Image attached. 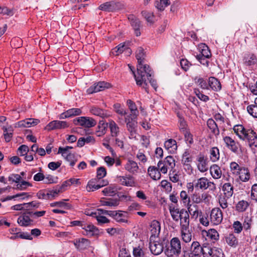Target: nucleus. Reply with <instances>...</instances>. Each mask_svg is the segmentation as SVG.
<instances>
[{
	"label": "nucleus",
	"mask_w": 257,
	"mask_h": 257,
	"mask_svg": "<svg viewBox=\"0 0 257 257\" xmlns=\"http://www.w3.org/2000/svg\"><path fill=\"white\" fill-rule=\"evenodd\" d=\"M145 57L146 55L144 49L142 47L138 48L136 52V57L138 60L137 70L138 75L136 76L135 74V80L138 84L140 82V78H143L146 75H147L146 73H148L149 76H150L149 73L146 71V69L150 68L149 66L147 64H144Z\"/></svg>",
	"instance_id": "obj_1"
},
{
	"label": "nucleus",
	"mask_w": 257,
	"mask_h": 257,
	"mask_svg": "<svg viewBox=\"0 0 257 257\" xmlns=\"http://www.w3.org/2000/svg\"><path fill=\"white\" fill-rule=\"evenodd\" d=\"M209 246L204 244L201 245L199 242L194 241L190 247V252H186L184 257H207L209 252Z\"/></svg>",
	"instance_id": "obj_2"
},
{
	"label": "nucleus",
	"mask_w": 257,
	"mask_h": 257,
	"mask_svg": "<svg viewBox=\"0 0 257 257\" xmlns=\"http://www.w3.org/2000/svg\"><path fill=\"white\" fill-rule=\"evenodd\" d=\"M181 243L178 237H173L170 242V246L165 250V253L168 257L174 255L178 256L181 252Z\"/></svg>",
	"instance_id": "obj_3"
},
{
	"label": "nucleus",
	"mask_w": 257,
	"mask_h": 257,
	"mask_svg": "<svg viewBox=\"0 0 257 257\" xmlns=\"http://www.w3.org/2000/svg\"><path fill=\"white\" fill-rule=\"evenodd\" d=\"M147 72H148L150 76H149V74L148 73H146L147 75H146L143 78H140V83H138L137 82V84L139 86H142L143 88L145 89V90L148 93V82H149L151 86L153 87V88L156 90L157 88V82L155 80L153 79V73L152 71L150 69V68L146 69V70Z\"/></svg>",
	"instance_id": "obj_4"
},
{
	"label": "nucleus",
	"mask_w": 257,
	"mask_h": 257,
	"mask_svg": "<svg viewBox=\"0 0 257 257\" xmlns=\"http://www.w3.org/2000/svg\"><path fill=\"white\" fill-rule=\"evenodd\" d=\"M75 124H80L85 127H91L95 126L96 121L93 118L89 117L81 116L74 119Z\"/></svg>",
	"instance_id": "obj_5"
},
{
	"label": "nucleus",
	"mask_w": 257,
	"mask_h": 257,
	"mask_svg": "<svg viewBox=\"0 0 257 257\" xmlns=\"http://www.w3.org/2000/svg\"><path fill=\"white\" fill-rule=\"evenodd\" d=\"M241 140H247L250 147H257V135L252 130H247Z\"/></svg>",
	"instance_id": "obj_6"
},
{
	"label": "nucleus",
	"mask_w": 257,
	"mask_h": 257,
	"mask_svg": "<svg viewBox=\"0 0 257 257\" xmlns=\"http://www.w3.org/2000/svg\"><path fill=\"white\" fill-rule=\"evenodd\" d=\"M111 87L110 83L104 82L100 81L97 83H94L87 90L88 94H92L100 91H103L106 88H109Z\"/></svg>",
	"instance_id": "obj_7"
},
{
	"label": "nucleus",
	"mask_w": 257,
	"mask_h": 257,
	"mask_svg": "<svg viewBox=\"0 0 257 257\" xmlns=\"http://www.w3.org/2000/svg\"><path fill=\"white\" fill-rule=\"evenodd\" d=\"M32 211H27L20 215L17 220L19 225L22 226L31 225L33 222V220L30 218V217L32 216Z\"/></svg>",
	"instance_id": "obj_8"
},
{
	"label": "nucleus",
	"mask_w": 257,
	"mask_h": 257,
	"mask_svg": "<svg viewBox=\"0 0 257 257\" xmlns=\"http://www.w3.org/2000/svg\"><path fill=\"white\" fill-rule=\"evenodd\" d=\"M82 229L83 230L82 233L89 237L96 236L99 233L98 229L90 223L85 222Z\"/></svg>",
	"instance_id": "obj_9"
},
{
	"label": "nucleus",
	"mask_w": 257,
	"mask_h": 257,
	"mask_svg": "<svg viewBox=\"0 0 257 257\" xmlns=\"http://www.w3.org/2000/svg\"><path fill=\"white\" fill-rule=\"evenodd\" d=\"M210 217L211 223L214 225H218L223 219L222 212L219 208H214L211 211Z\"/></svg>",
	"instance_id": "obj_10"
},
{
	"label": "nucleus",
	"mask_w": 257,
	"mask_h": 257,
	"mask_svg": "<svg viewBox=\"0 0 257 257\" xmlns=\"http://www.w3.org/2000/svg\"><path fill=\"white\" fill-rule=\"evenodd\" d=\"M179 220H180L181 229L184 230L188 229L190 222L189 214L186 209L184 208L181 209Z\"/></svg>",
	"instance_id": "obj_11"
},
{
	"label": "nucleus",
	"mask_w": 257,
	"mask_h": 257,
	"mask_svg": "<svg viewBox=\"0 0 257 257\" xmlns=\"http://www.w3.org/2000/svg\"><path fill=\"white\" fill-rule=\"evenodd\" d=\"M68 126L67 123L65 121L53 120L49 122L45 129L50 131L53 130L64 128Z\"/></svg>",
	"instance_id": "obj_12"
},
{
	"label": "nucleus",
	"mask_w": 257,
	"mask_h": 257,
	"mask_svg": "<svg viewBox=\"0 0 257 257\" xmlns=\"http://www.w3.org/2000/svg\"><path fill=\"white\" fill-rule=\"evenodd\" d=\"M40 122V120L35 118H27L23 120L19 121L15 123V127H29L32 126H35Z\"/></svg>",
	"instance_id": "obj_13"
},
{
	"label": "nucleus",
	"mask_w": 257,
	"mask_h": 257,
	"mask_svg": "<svg viewBox=\"0 0 257 257\" xmlns=\"http://www.w3.org/2000/svg\"><path fill=\"white\" fill-rule=\"evenodd\" d=\"M223 141L226 145V146L229 150L235 154H238L239 144L238 143H236L234 140H233L230 137L228 136L225 137L223 138Z\"/></svg>",
	"instance_id": "obj_14"
},
{
	"label": "nucleus",
	"mask_w": 257,
	"mask_h": 257,
	"mask_svg": "<svg viewBox=\"0 0 257 257\" xmlns=\"http://www.w3.org/2000/svg\"><path fill=\"white\" fill-rule=\"evenodd\" d=\"M118 182L122 185L127 187H133L135 185V181L134 177L131 175H126L125 176H117Z\"/></svg>",
	"instance_id": "obj_15"
},
{
	"label": "nucleus",
	"mask_w": 257,
	"mask_h": 257,
	"mask_svg": "<svg viewBox=\"0 0 257 257\" xmlns=\"http://www.w3.org/2000/svg\"><path fill=\"white\" fill-rule=\"evenodd\" d=\"M82 113V111L80 108H73L69 109L64 112L62 113L60 116V119H65L73 117L76 115H79Z\"/></svg>",
	"instance_id": "obj_16"
},
{
	"label": "nucleus",
	"mask_w": 257,
	"mask_h": 257,
	"mask_svg": "<svg viewBox=\"0 0 257 257\" xmlns=\"http://www.w3.org/2000/svg\"><path fill=\"white\" fill-rule=\"evenodd\" d=\"M197 161L198 162L197 167L198 170L201 172H206L208 169V164L206 158L202 154H199L197 157Z\"/></svg>",
	"instance_id": "obj_17"
},
{
	"label": "nucleus",
	"mask_w": 257,
	"mask_h": 257,
	"mask_svg": "<svg viewBox=\"0 0 257 257\" xmlns=\"http://www.w3.org/2000/svg\"><path fill=\"white\" fill-rule=\"evenodd\" d=\"M128 19L130 20L131 25L134 30L136 36L137 37L140 36V28L141 27L140 21L133 16H130Z\"/></svg>",
	"instance_id": "obj_18"
},
{
	"label": "nucleus",
	"mask_w": 257,
	"mask_h": 257,
	"mask_svg": "<svg viewBox=\"0 0 257 257\" xmlns=\"http://www.w3.org/2000/svg\"><path fill=\"white\" fill-rule=\"evenodd\" d=\"M138 116L127 115L125 117L127 130L135 129L137 127V118Z\"/></svg>",
	"instance_id": "obj_19"
},
{
	"label": "nucleus",
	"mask_w": 257,
	"mask_h": 257,
	"mask_svg": "<svg viewBox=\"0 0 257 257\" xmlns=\"http://www.w3.org/2000/svg\"><path fill=\"white\" fill-rule=\"evenodd\" d=\"M150 249L153 254L159 255L163 251L164 247L161 243L153 242L150 243Z\"/></svg>",
	"instance_id": "obj_20"
},
{
	"label": "nucleus",
	"mask_w": 257,
	"mask_h": 257,
	"mask_svg": "<svg viewBox=\"0 0 257 257\" xmlns=\"http://www.w3.org/2000/svg\"><path fill=\"white\" fill-rule=\"evenodd\" d=\"M102 183H100L99 184L96 185L94 183V181H89L87 185V187H86L87 190L89 192L91 191H93L94 190H97L104 186H106L108 183V182L107 180H103L102 181Z\"/></svg>",
	"instance_id": "obj_21"
},
{
	"label": "nucleus",
	"mask_w": 257,
	"mask_h": 257,
	"mask_svg": "<svg viewBox=\"0 0 257 257\" xmlns=\"http://www.w3.org/2000/svg\"><path fill=\"white\" fill-rule=\"evenodd\" d=\"M112 217L118 223L127 222L126 213H122L121 211H114V213Z\"/></svg>",
	"instance_id": "obj_22"
},
{
	"label": "nucleus",
	"mask_w": 257,
	"mask_h": 257,
	"mask_svg": "<svg viewBox=\"0 0 257 257\" xmlns=\"http://www.w3.org/2000/svg\"><path fill=\"white\" fill-rule=\"evenodd\" d=\"M209 87L212 90L217 91L221 89V85L217 79L214 77H210L208 79V88Z\"/></svg>",
	"instance_id": "obj_23"
},
{
	"label": "nucleus",
	"mask_w": 257,
	"mask_h": 257,
	"mask_svg": "<svg viewBox=\"0 0 257 257\" xmlns=\"http://www.w3.org/2000/svg\"><path fill=\"white\" fill-rule=\"evenodd\" d=\"M235 176H238L239 179L242 182H246L250 178V173L247 168L242 167Z\"/></svg>",
	"instance_id": "obj_24"
},
{
	"label": "nucleus",
	"mask_w": 257,
	"mask_h": 257,
	"mask_svg": "<svg viewBox=\"0 0 257 257\" xmlns=\"http://www.w3.org/2000/svg\"><path fill=\"white\" fill-rule=\"evenodd\" d=\"M148 173L150 177L154 180H159L161 178V173L156 167H149L148 169Z\"/></svg>",
	"instance_id": "obj_25"
},
{
	"label": "nucleus",
	"mask_w": 257,
	"mask_h": 257,
	"mask_svg": "<svg viewBox=\"0 0 257 257\" xmlns=\"http://www.w3.org/2000/svg\"><path fill=\"white\" fill-rule=\"evenodd\" d=\"M128 45V43H126V42L120 43L116 47L112 49L110 53L111 54L115 56L119 55L122 52L125 51Z\"/></svg>",
	"instance_id": "obj_26"
},
{
	"label": "nucleus",
	"mask_w": 257,
	"mask_h": 257,
	"mask_svg": "<svg viewBox=\"0 0 257 257\" xmlns=\"http://www.w3.org/2000/svg\"><path fill=\"white\" fill-rule=\"evenodd\" d=\"M90 111L93 115L100 116L102 118L108 117L109 116V115L105 110L97 106H92L90 109Z\"/></svg>",
	"instance_id": "obj_27"
},
{
	"label": "nucleus",
	"mask_w": 257,
	"mask_h": 257,
	"mask_svg": "<svg viewBox=\"0 0 257 257\" xmlns=\"http://www.w3.org/2000/svg\"><path fill=\"white\" fill-rule=\"evenodd\" d=\"M124 168L130 173L134 174L137 172L139 169V167L136 162L128 160L125 165Z\"/></svg>",
	"instance_id": "obj_28"
},
{
	"label": "nucleus",
	"mask_w": 257,
	"mask_h": 257,
	"mask_svg": "<svg viewBox=\"0 0 257 257\" xmlns=\"http://www.w3.org/2000/svg\"><path fill=\"white\" fill-rule=\"evenodd\" d=\"M108 126L110 131L111 136L116 137L119 134V128L117 124L112 119L108 120Z\"/></svg>",
	"instance_id": "obj_29"
},
{
	"label": "nucleus",
	"mask_w": 257,
	"mask_h": 257,
	"mask_svg": "<svg viewBox=\"0 0 257 257\" xmlns=\"http://www.w3.org/2000/svg\"><path fill=\"white\" fill-rule=\"evenodd\" d=\"M225 238L227 244L231 247L235 248L238 245V239L233 233L227 235Z\"/></svg>",
	"instance_id": "obj_30"
},
{
	"label": "nucleus",
	"mask_w": 257,
	"mask_h": 257,
	"mask_svg": "<svg viewBox=\"0 0 257 257\" xmlns=\"http://www.w3.org/2000/svg\"><path fill=\"white\" fill-rule=\"evenodd\" d=\"M89 241L84 238L77 239L74 242L75 246L79 249H84L89 246Z\"/></svg>",
	"instance_id": "obj_31"
},
{
	"label": "nucleus",
	"mask_w": 257,
	"mask_h": 257,
	"mask_svg": "<svg viewBox=\"0 0 257 257\" xmlns=\"http://www.w3.org/2000/svg\"><path fill=\"white\" fill-rule=\"evenodd\" d=\"M164 147L170 152L174 153L177 149V142L174 139H169L165 142Z\"/></svg>",
	"instance_id": "obj_32"
},
{
	"label": "nucleus",
	"mask_w": 257,
	"mask_h": 257,
	"mask_svg": "<svg viewBox=\"0 0 257 257\" xmlns=\"http://www.w3.org/2000/svg\"><path fill=\"white\" fill-rule=\"evenodd\" d=\"M195 181V188L206 189L208 187V180L205 177H202Z\"/></svg>",
	"instance_id": "obj_33"
},
{
	"label": "nucleus",
	"mask_w": 257,
	"mask_h": 257,
	"mask_svg": "<svg viewBox=\"0 0 257 257\" xmlns=\"http://www.w3.org/2000/svg\"><path fill=\"white\" fill-rule=\"evenodd\" d=\"M169 209L173 220L176 222H178L179 220L181 209L180 210L179 208H176L173 204L169 206Z\"/></svg>",
	"instance_id": "obj_34"
},
{
	"label": "nucleus",
	"mask_w": 257,
	"mask_h": 257,
	"mask_svg": "<svg viewBox=\"0 0 257 257\" xmlns=\"http://www.w3.org/2000/svg\"><path fill=\"white\" fill-rule=\"evenodd\" d=\"M207 125L209 128L211 130L212 134L217 136L219 135V130L215 122V121L212 118H209L207 121Z\"/></svg>",
	"instance_id": "obj_35"
},
{
	"label": "nucleus",
	"mask_w": 257,
	"mask_h": 257,
	"mask_svg": "<svg viewBox=\"0 0 257 257\" xmlns=\"http://www.w3.org/2000/svg\"><path fill=\"white\" fill-rule=\"evenodd\" d=\"M210 171L212 177L214 179H219L221 177L222 172L220 168L216 164L210 167Z\"/></svg>",
	"instance_id": "obj_36"
},
{
	"label": "nucleus",
	"mask_w": 257,
	"mask_h": 257,
	"mask_svg": "<svg viewBox=\"0 0 257 257\" xmlns=\"http://www.w3.org/2000/svg\"><path fill=\"white\" fill-rule=\"evenodd\" d=\"M161 227L160 223L154 220L151 224V236H158L160 232Z\"/></svg>",
	"instance_id": "obj_37"
},
{
	"label": "nucleus",
	"mask_w": 257,
	"mask_h": 257,
	"mask_svg": "<svg viewBox=\"0 0 257 257\" xmlns=\"http://www.w3.org/2000/svg\"><path fill=\"white\" fill-rule=\"evenodd\" d=\"M222 190L226 197L229 198L233 193V187L230 183H225L222 186Z\"/></svg>",
	"instance_id": "obj_38"
},
{
	"label": "nucleus",
	"mask_w": 257,
	"mask_h": 257,
	"mask_svg": "<svg viewBox=\"0 0 257 257\" xmlns=\"http://www.w3.org/2000/svg\"><path fill=\"white\" fill-rule=\"evenodd\" d=\"M170 5L169 0H156L155 2V7L160 11H164L165 8Z\"/></svg>",
	"instance_id": "obj_39"
},
{
	"label": "nucleus",
	"mask_w": 257,
	"mask_h": 257,
	"mask_svg": "<svg viewBox=\"0 0 257 257\" xmlns=\"http://www.w3.org/2000/svg\"><path fill=\"white\" fill-rule=\"evenodd\" d=\"M244 63L246 65L251 66L254 65L257 61L255 56L252 54H246L244 58Z\"/></svg>",
	"instance_id": "obj_40"
},
{
	"label": "nucleus",
	"mask_w": 257,
	"mask_h": 257,
	"mask_svg": "<svg viewBox=\"0 0 257 257\" xmlns=\"http://www.w3.org/2000/svg\"><path fill=\"white\" fill-rule=\"evenodd\" d=\"M249 203L245 200H241L236 204V210L239 212L245 211L249 206Z\"/></svg>",
	"instance_id": "obj_41"
},
{
	"label": "nucleus",
	"mask_w": 257,
	"mask_h": 257,
	"mask_svg": "<svg viewBox=\"0 0 257 257\" xmlns=\"http://www.w3.org/2000/svg\"><path fill=\"white\" fill-rule=\"evenodd\" d=\"M102 205L108 206H116L119 204V200L117 199H108L105 200L101 199L100 200Z\"/></svg>",
	"instance_id": "obj_42"
},
{
	"label": "nucleus",
	"mask_w": 257,
	"mask_h": 257,
	"mask_svg": "<svg viewBox=\"0 0 257 257\" xmlns=\"http://www.w3.org/2000/svg\"><path fill=\"white\" fill-rule=\"evenodd\" d=\"M99 9L103 11L111 12L114 9V3L108 2L101 4L99 6Z\"/></svg>",
	"instance_id": "obj_43"
},
{
	"label": "nucleus",
	"mask_w": 257,
	"mask_h": 257,
	"mask_svg": "<svg viewBox=\"0 0 257 257\" xmlns=\"http://www.w3.org/2000/svg\"><path fill=\"white\" fill-rule=\"evenodd\" d=\"M133 254L134 257H149L148 254L145 252L140 246L134 247Z\"/></svg>",
	"instance_id": "obj_44"
},
{
	"label": "nucleus",
	"mask_w": 257,
	"mask_h": 257,
	"mask_svg": "<svg viewBox=\"0 0 257 257\" xmlns=\"http://www.w3.org/2000/svg\"><path fill=\"white\" fill-rule=\"evenodd\" d=\"M65 159L70 163V165L74 166L77 161V158L75 154L68 153L65 154V156H63Z\"/></svg>",
	"instance_id": "obj_45"
},
{
	"label": "nucleus",
	"mask_w": 257,
	"mask_h": 257,
	"mask_svg": "<svg viewBox=\"0 0 257 257\" xmlns=\"http://www.w3.org/2000/svg\"><path fill=\"white\" fill-rule=\"evenodd\" d=\"M16 235H13L11 237V239H16L17 238H21L22 239H28V240H32L33 237L31 235L27 232H17Z\"/></svg>",
	"instance_id": "obj_46"
},
{
	"label": "nucleus",
	"mask_w": 257,
	"mask_h": 257,
	"mask_svg": "<svg viewBox=\"0 0 257 257\" xmlns=\"http://www.w3.org/2000/svg\"><path fill=\"white\" fill-rule=\"evenodd\" d=\"M242 125H236L233 127V131L238 137L241 139L246 131Z\"/></svg>",
	"instance_id": "obj_47"
},
{
	"label": "nucleus",
	"mask_w": 257,
	"mask_h": 257,
	"mask_svg": "<svg viewBox=\"0 0 257 257\" xmlns=\"http://www.w3.org/2000/svg\"><path fill=\"white\" fill-rule=\"evenodd\" d=\"M102 193L105 196H113L117 193V191L115 187L109 186L104 188Z\"/></svg>",
	"instance_id": "obj_48"
},
{
	"label": "nucleus",
	"mask_w": 257,
	"mask_h": 257,
	"mask_svg": "<svg viewBox=\"0 0 257 257\" xmlns=\"http://www.w3.org/2000/svg\"><path fill=\"white\" fill-rule=\"evenodd\" d=\"M51 194L48 190H41L37 193V196L40 199L48 200L51 199Z\"/></svg>",
	"instance_id": "obj_49"
},
{
	"label": "nucleus",
	"mask_w": 257,
	"mask_h": 257,
	"mask_svg": "<svg viewBox=\"0 0 257 257\" xmlns=\"http://www.w3.org/2000/svg\"><path fill=\"white\" fill-rule=\"evenodd\" d=\"M127 104L131 112V113L129 115L138 116L139 114V111L137 109L135 103L131 100H128L127 101Z\"/></svg>",
	"instance_id": "obj_50"
},
{
	"label": "nucleus",
	"mask_w": 257,
	"mask_h": 257,
	"mask_svg": "<svg viewBox=\"0 0 257 257\" xmlns=\"http://www.w3.org/2000/svg\"><path fill=\"white\" fill-rule=\"evenodd\" d=\"M181 236L183 240L186 243L189 242L191 241L192 234L188 229L184 230L181 229Z\"/></svg>",
	"instance_id": "obj_51"
},
{
	"label": "nucleus",
	"mask_w": 257,
	"mask_h": 257,
	"mask_svg": "<svg viewBox=\"0 0 257 257\" xmlns=\"http://www.w3.org/2000/svg\"><path fill=\"white\" fill-rule=\"evenodd\" d=\"M195 210H193L192 208L191 207V205L188 207V212L191 215L192 218H194L195 219H197V217L199 216H201L202 212L201 211L199 212L198 209H197V206H194Z\"/></svg>",
	"instance_id": "obj_52"
},
{
	"label": "nucleus",
	"mask_w": 257,
	"mask_h": 257,
	"mask_svg": "<svg viewBox=\"0 0 257 257\" xmlns=\"http://www.w3.org/2000/svg\"><path fill=\"white\" fill-rule=\"evenodd\" d=\"M195 83L203 89H208V81L207 82L202 78H195Z\"/></svg>",
	"instance_id": "obj_53"
},
{
	"label": "nucleus",
	"mask_w": 257,
	"mask_h": 257,
	"mask_svg": "<svg viewBox=\"0 0 257 257\" xmlns=\"http://www.w3.org/2000/svg\"><path fill=\"white\" fill-rule=\"evenodd\" d=\"M165 165L169 168L173 169L175 166V161L174 158L171 156H168L165 158L164 162Z\"/></svg>",
	"instance_id": "obj_54"
},
{
	"label": "nucleus",
	"mask_w": 257,
	"mask_h": 257,
	"mask_svg": "<svg viewBox=\"0 0 257 257\" xmlns=\"http://www.w3.org/2000/svg\"><path fill=\"white\" fill-rule=\"evenodd\" d=\"M219 158V150L216 147H213L210 151V158L213 162L218 160Z\"/></svg>",
	"instance_id": "obj_55"
},
{
	"label": "nucleus",
	"mask_w": 257,
	"mask_h": 257,
	"mask_svg": "<svg viewBox=\"0 0 257 257\" xmlns=\"http://www.w3.org/2000/svg\"><path fill=\"white\" fill-rule=\"evenodd\" d=\"M32 184L27 181H20L18 184L16 185V187L14 188L18 190H25L28 186H31Z\"/></svg>",
	"instance_id": "obj_56"
},
{
	"label": "nucleus",
	"mask_w": 257,
	"mask_h": 257,
	"mask_svg": "<svg viewBox=\"0 0 257 257\" xmlns=\"http://www.w3.org/2000/svg\"><path fill=\"white\" fill-rule=\"evenodd\" d=\"M29 151V147L25 145H22L18 149L17 154L20 156H25L28 154Z\"/></svg>",
	"instance_id": "obj_57"
},
{
	"label": "nucleus",
	"mask_w": 257,
	"mask_h": 257,
	"mask_svg": "<svg viewBox=\"0 0 257 257\" xmlns=\"http://www.w3.org/2000/svg\"><path fill=\"white\" fill-rule=\"evenodd\" d=\"M197 56H202L206 58H209L211 56V53L209 50L208 47L204 45L200 51V54L197 55Z\"/></svg>",
	"instance_id": "obj_58"
},
{
	"label": "nucleus",
	"mask_w": 257,
	"mask_h": 257,
	"mask_svg": "<svg viewBox=\"0 0 257 257\" xmlns=\"http://www.w3.org/2000/svg\"><path fill=\"white\" fill-rule=\"evenodd\" d=\"M207 236L212 240H217L219 239V233L214 229H210L207 232Z\"/></svg>",
	"instance_id": "obj_59"
},
{
	"label": "nucleus",
	"mask_w": 257,
	"mask_h": 257,
	"mask_svg": "<svg viewBox=\"0 0 257 257\" xmlns=\"http://www.w3.org/2000/svg\"><path fill=\"white\" fill-rule=\"evenodd\" d=\"M247 110L251 115L257 118V105L256 104L248 105L247 107Z\"/></svg>",
	"instance_id": "obj_60"
},
{
	"label": "nucleus",
	"mask_w": 257,
	"mask_h": 257,
	"mask_svg": "<svg viewBox=\"0 0 257 257\" xmlns=\"http://www.w3.org/2000/svg\"><path fill=\"white\" fill-rule=\"evenodd\" d=\"M230 168L231 171L234 175H236L242 168V167H240L238 164L235 162H232L230 163Z\"/></svg>",
	"instance_id": "obj_61"
},
{
	"label": "nucleus",
	"mask_w": 257,
	"mask_h": 257,
	"mask_svg": "<svg viewBox=\"0 0 257 257\" xmlns=\"http://www.w3.org/2000/svg\"><path fill=\"white\" fill-rule=\"evenodd\" d=\"M234 229V232L236 233H239L241 232L243 226L241 222L239 221H235L232 224Z\"/></svg>",
	"instance_id": "obj_62"
},
{
	"label": "nucleus",
	"mask_w": 257,
	"mask_h": 257,
	"mask_svg": "<svg viewBox=\"0 0 257 257\" xmlns=\"http://www.w3.org/2000/svg\"><path fill=\"white\" fill-rule=\"evenodd\" d=\"M143 17L149 23H152L153 21V14L146 11H143L141 13Z\"/></svg>",
	"instance_id": "obj_63"
},
{
	"label": "nucleus",
	"mask_w": 257,
	"mask_h": 257,
	"mask_svg": "<svg viewBox=\"0 0 257 257\" xmlns=\"http://www.w3.org/2000/svg\"><path fill=\"white\" fill-rule=\"evenodd\" d=\"M108 126V122H105L104 120H100L97 126V130L101 131V132L106 133L107 128Z\"/></svg>",
	"instance_id": "obj_64"
}]
</instances>
